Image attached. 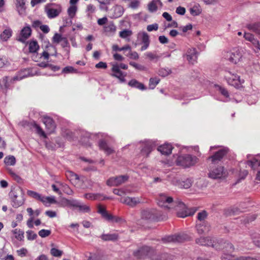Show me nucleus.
<instances>
[{
    "instance_id": "a878e982",
    "label": "nucleus",
    "mask_w": 260,
    "mask_h": 260,
    "mask_svg": "<svg viewBox=\"0 0 260 260\" xmlns=\"http://www.w3.org/2000/svg\"><path fill=\"white\" fill-rule=\"evenodd\" d=\"M104 32L109 36H113L116 32V26L113 22H111L104 26Z\"/></svg>"
},
{
    "instance_id": "052dcab7",
    "label": "nucleus",
    "mask_w": 260,
    "mask_h": 260,
    "mask_svg": "<svg viewBox=\"0 0 260 260\" xmlns=\"http://www.w3.org/2000/svg\"><path fill=\"white\" fill-rule=\"evenodd\" d=\"M51 231L49 230L43 229L40 230L38 234L42 238H45L49 236L51 234Z\"/></svg>"
},
{
    "instance_id": "13d9d810",
    "label": "nucleus",
    "mask_w": 260,
    "mask_h": 260,
    "mask_svg": "<svg viewBox=\"0 0 260 260\" xmlns=\"http://www.w3.org/2000/svg\"><path fill=\"white\" fill-rule=\"evenodd\" d=\"M129 64L139 71H145L146 70V68L144 66L137 63L135 62L131 61L129 62Z\"/></svg>"
},
{
    "instance_id": "680f3d73",
    "label": "nucleus",
    "mask_w": 260,
    "mask_h": 260,
    "mask_svg": "<svg viewBox=\"0 0 260 260\" xmlns=\"http://www.w3.org/2000/svg\"><path fill=\"white\" fill-rule=\"evenodd\" d=\"M88 260H102V257L99 254L90 253Z\"/></svg>"
},
{
    "instance_id": "774afa93",
    "label": "nucleus",
    "mask_w": 260,
    "mask_h": 260,
    "mask_svg": "<svg viewBox=\"0 0 260 260\" xmlns=\"http://www.w3.org/2000/svg\"><path fill=\"white\" fill-rule=\"evenodd\" d=\"M158 28V24L156 23L148 25L147 27V30L148 31H152L153 30H156Z\"/></svg>"
},
{
    "instance_id": "c85d7f7f",
    "label": "nucleus",
    "mask_w": 260,
    "mask_h": 260,
    "mask_svg": "<svg viewBox=\"0 0 260 260\" xmlns=\"http://www.w3.org/2000/svg\"><path fill=\"white\" fill-rule=\"evenodd\" d=\"M12 30L10 28H7L0 35V39L2 41H7L12 35Z\"/></svg>"
},
{
    "instance_id": "e2e57ef3",
    "label": "nucleus",
    "mask_w": 260,
    "mask_h": 260,
    "mask_svg": "<svg viewBox=\"0 0 260 260\" xmlns=\"http://www.w3.org/2000/svg\"><path fill=\"white\" fill-rule=\"evenodd\" d=\"M127 56H128L131 59L137 60L139 58V54L136 51H132V50L131 49V51H129V53L128 54L126 55Z\"/></svg>"
},
{
    "instance_id": "20e7f679",
    "label": "nucleus",
    "mask_w": 260,
    "mask_h": 260,
    "mask_svg": "<svg viewBox=\"0 0 260 260\" xmlns=\"http://www.w3.org/2000/svg\"><path fill=\"white\" fill-rule=\"evenodd\" d=\"M228 83L236 88H239L244 82V80L240 79L239 76L234 74L231 72H228L225 75Z\"/></svg>"
},
{
    "instance_id": "2f4dec72",
    "label": "nucleus",
    "mask_w": 260,
    "mask_h": 260,
    "mask_svg": "<svg viewBox=\"0 0 260 260\" xmlns=\"http://www.w3.org/2000/svg\"><path fill=\"white\" fill-rule=\"evenodd\" d=\"M41 202L47 207L49 206L50 204L57 203L55 198L54 196L45 197L42 196Z\"/></svg>"
},
{
    "instance_id": "1a4fd4ad",
    "label": "nucleus",
    "mask_w": 260,
    "mask_h": 260,
    "mask_svg": "<svg viewBox=\"0 0 260 260\" xmlns=\"http://www.w3.org/2000/svg\"><path fill=\"white\" fill-rule=\"evenodd\" d=\"M177 215L179 217L185 218L187 216L192 215L194 212L191 213L187 209L185 205L182 202H179L176 208Z\"/></svg>"
},
{
    "instance_id": "4d7b16f0",
    "label": "nucleus",
    "mask_w": 260,
    "mask_h": 260,
    "mask_svg": "<svg viewBox=\"0 0 260 260\" xmlns=\"http://www.w3.org/2000/svg\"><path fill=\"white\" fill-rule=\"evenodd\" d=\"M50 253L52 255L55 257H60L62 255L63 252L62 251L55 248H52L50 250Z\"/></svg>"
},
{
    "instance_id": "f704fd0d",
    "label": "nucleus",
    "mask_w": 260,
    "mask_h": 260,
    "mask_svg": "<svg viewBox=\"0 0 260 260\" xmlns=\"http://www.w3.org/2000/svg\"><path fill=\"white\" fill-rule=\"evenodd\" d=\"M128 85L132 87H136L140 90H144L146 89L144 85L135 79H132L128 82Z\"/></svg>"
},
{
    "instance_id": "39448f33",
    "label": "nucleus",
    "mask_w": 260,
    "mask_h": 260,
    "mask_svg": "<svg viewBox=\"0 0 260 260\" xmlns=\"http://www.w3.org/2000/svg\"><path fill=\"white\" fill-rule=\"evenodd\" d=\"M227 172L222 166L213 167L209 173V177L213 179L224 178L227 176Z\"/></svg>"
},
{
    "instance_id": "0eeeda50",
    "label": "nucleus",
    "mask_w": 260,
    "mask_h": 260,
    "mask_svg": "<svg viewBox=\"0 0 260 260\" xmlns=\"http://www.w3.org/2000/svg\"><path fill=\"white\" fill-rule=\"evenodd\" d=\"M179 201H174L172 197L164 195V212L175 209Z\"/></svg>"
},
{
    "instance_id": "864d4df0",
    "label": "nucleus",
    "mask_w": 260,
    "mask_h": 260,
    "mask_svg": "<svg viewBox=\"0 0 260 260\" xmlns=\"http://www.w3.org/2000/svg\"><path fill=\"white\" fill-rule=\"evenodd\" d=\"M12 233L15 235V237L17 240L20 241L23 239L24 237V233L20 230L16 229L12 231Z\"/></svg>"
},
{
    "instance_id": "dca6fc26",
    "label": "nucleus",
    "mask_w": 260,
    "mask_h": 260,
    "mask_svg": "<svg viewBox=\"0 0 260 260\" xmlns=\"http://www.w3.org/2000/svg\"><path fill=\"white\" fill-rule=\"evenodd\" d=\"M156 146L155 143L151 140L145 142L143 143V148L141 150L142 154L143 156H148L149 153Z\"/></svg>"
},
{
    "instance_id": "69168bd1",
    "label": "nucleus",
    "mask_w": 260,
    "mask_h": 260,
    "mask_svg": "<svg viewBox=\"0 0 260 260\" xmlns=\"http://www.w3.org/2000/svg\"><path fill=\"white\" fill-rule=\"evenodd\" d=\"M217 88H218V90L220 92V93L223 95H224L225 97H226V98L229 97V92L226 89H225L224 88L222 87L221 86H218Z\"/></svg>"
},
{
    "instance_id": "338daca9",
    "label": "nucleus",
    "mask_w": 260,
    "mask_h": 260,
    "mask_svg": "<svg viewBox=\"0 0 260 260\" xmlns=\"http://www.w3.org/2000/svg\"><path fill=\"white\" fill-rule=\"evenodd\" d=\"M186 12V9L185 8L181 6H179L176 8V12L177 14L181 15H183L185 14Z\"/></svg>"
},
{
    "instance_id": "37998d69",
    "label": "nucleus",
    "mask_w": 260,
    "mask_h": 260,
    "mask_svg": "<svg viewBox=\"0 0 260 260\" xmlns=\"http://www.w3.org/2000/svg\"><path fill=\"white\" fill-rule=\"evenodd\" d=\"M84 196L85 199L90 200H100L101 198V195L100 193H85Z\"/></svg>"
},
{
    "instance_id": "393cba45",
    "label": "nucleus",
    "mask_w": 260,
    "mask_h": 260,
    "mask_svg": "<svg viewBox=\"0 0 260 260\" xmlns=\"http://www.w3.org/2000/svg\"><path fill=\"white\" fill-rule=\"evenodd\" d=\"M30 76H32V75L30 74L29 70L25 69L21 71L19 73V74L12 78L11 80H13L14 81H19Z\"/></svg>"
},
{
    "instance_id": "473e14b6",
    "label": "nucleus",
    "mask_w": 260,
    "mask_h": 260,
    "mask_svg": "<svg viewBox=\"0 0 260 260\" xmlns=\"http://www.w3.org/2000/svg\"><path fill=\"white\" fill-rule=\"evenodd\" d=\"M161 5V2L159 0H153L148 5V9L150 12H155L158 6Z\"/></svg>"
},
{
    "instance_id": "6e6d98bb",
    "label": "nucleus",
    "mask_w": 260,
    "mask_h": 260,
    "mask_svg": "<svg viewBox=\"0 0 260 260\" xmlns=\"http://www.w3.org/2000/svg\"><path fill=\"white\" fill-rule=\"evenodd\" d=\"M207 212L205 211H202V212L198 213L197 218L200 221V223H202L203 222H205L204 220L207 218Z\"/></svg>"
},
{
    "instance_id": "603ef678",
    "label": "nucleus",
    "mask_w": 260,
    "mask_h": 260,
    "mask_svg": "<svg viewBox=\"0 0 260 260\" xmlns=\"http://www.w3.org/2000/svg\"><path fill=\"white\" fill-rule=\"evenodd\" d=\"M78 70L75 68H74L72 66H67L64 68L62 70V73L63 74H72V73H77Z\"/></svg>"
},
{
    "instance_id": "6e6552de",
    "label": "nucleus",
    "mask_w": 260,
    "mask_h": 260,
    "mask_svg": "<svg viewBox=\"0 0 260 260\" xmlns=\"http://www.w3.org/2000/svg\"><path fill=\"white\" fill-rule=\"evenodd\" d=\"M153 252V250L149 246H143L133 253L134 256L137 259H143Z\"/></svg>"
},
{
    "instance_id": "9b49d317",
    "label": "nucleus",
    "mask_w": 260,
    "mask_h": 260,
    "mask_svg": "<svg viewBox=\"0 0 260 260\" xmlns=\"http://www.w3.org/2000/svg\"><path fill=\"white\" fill-rule=\"evenodd\" d=\"M137 38L143 44L141 48V51L146 50L148 48L150 44L148 35L145 32H139L137 35Z\"/></svg>"
},
{
    "instance_id": "a18cd8bd",
    "label": "nucleus",
    "mask_w": 260,
    "mask_h": 260,
    "mask_svg": "<svg viewBox=\"0 0 260 260\" xmlns=\"http://www.w3.org/2000/svg\"><path fill=\"white\" fill-rule=\"evenodd\" d=\"M78 10L77 6H70L68 9V14L71 18H73L76 14Z\"/></svg>"
},
{
    "instance_id": "f257e3e1",
    "label": "nucleus",
    "mask_w": 260,
    "mask_h": 260,
    "mask_svg": "<svg viewBox=\"0 0 260 260\" xmlns=\"http://www.w3.org/2000/svg\"><path fill=\"white\" fill-rule=\"evenodd\" d=\"M112 67L111 69L112 73L110 74L111 76L115 77L119 80L120 82H125V77L126 73L122 72L120 69L126 70L128 68L127 65L124 63H120L118 64L117 63H112Z\"/></svg>"
},
{
    "instance_id": "5fc2aeb1",
    "label": "nucleus",
    "mask_w": 260,
    "mask_h": 260,
    "mask_svg": "<svg viewBox=\"0 0 260 260\" xmlns=\"http://www.w3.org/2000/svg\"><path fill=\"white\" fill-rule=\"evenodd\" d=\"M34 127L36 128L37 133L44 138H47V136L44 131L42 129V128L37 123H35L34 124Z\"/></svg>"
},
{
    "instance_id": "c9c22d12",
    "label": "nucleus",
    "mask_w": 260,
    "mask_h": 260,
    "mask_svg": "<svg viewBox=\"0 0 260 260\" xmlns=\"http://www.w3.org/2000/svg\"><path fill=\"white\" fill-rule=\"evenodd\" d=\"M196 243L201 245L210 246L211 244V239L208 238L201 237L196 239Z\"/></svg>"
},
{
    "instance_id": "de8ad7c7",
    "label": "nucleus",
    "mask_w": 260,
    "mask_h": 260,
    "mask_svg": "<svg viewBox=\"0 0 260 260\" xmlns=\"http://www.w3.org/2000/svg\"><path fill=\"white\" fill-rule=\"evenodd\" d=\"M112 51H121L124 50H128L131 51V46L129 45H126L122 47H119L116 44H114L112 46Z\"/></svg>"
},
{
    "instance_id": "7ed1b4c3",
    "label": "nucleus",
    "mask_w": 260,
    "mask_h": 260,
    "mask_svg": "<svg viewBox=\"0 0 260 260\" xmlns=\"http://www.w3.org/2000/svg\"><path fill=\"white\" fill-rule=\"evenodd\" d=\"M167 178L175 185L181 188H188L191 186V180L186 179L184 180H180L178 177L174 176L172 174L167 175Z\"/></svg>"
},
{
    "instance_id": "79ce46f5",
    "label": "nucleus",
    "mask_w": 260,
    "mask_h": 260,
    "mask_svg": "<svg viewBox=\"0 0 260 260\" xmlns=\"http://www.w3.org/2000/svg\"><path fill=\"white\" fill-rule=\"evenodd\" d=\"M173 146L171 144L165 143L164 144V156H168L171 154L173 150Z\"/></svg>"
},
{
    "instance_id": "a19ab883",
    "label": "nucleus",
    "mask_w": 260,
    "mask_h": 260,
    "mask_svg": "<svg viewBox=\"0 0 260 260\" xmlns=\"http://www.w3.org/2000/svg\"><path fill=\"white\" fill-rule=\"evenodd\" d=\"M96 7L92 4L87 5L85 12L88 17H91L92 15L95 12Z\"/></svg>"
},
{
    "instance_id": "ea45409f",
    "label": "nucleus",
    "mask_w": 260,
    "mask_h": 260,
    "mask_svg": "<svg viewBox=\"0 0 260 260\" xmlns=\"http://www.w3.org/2000/svg\"><path fill=\"white\" fill-rule=\"evenodd\" d=\"M152 217V213L149 210H144L141 212V218L142 220H148L151 219Z\"/></svg>"
},
{
    "instance_id": "ddd939ff",
    "label": "nucleus",
    "mask_w": 260,
    "mask_h": 260,
    "mask_svg": "<svg viewBox=\"0 0 260 260\" xmlns=\"http://www.w3.org/2000/svg\"><path fill=\"white\" fill-rule=\"evenodd\" d=\"M186 235L184 234H175L168 235L164 237V242H182L186 239Z\"/></svg>"
},
{
    "instance_id": "6ab92c4d",
    "label": "nucleus",
    "mask_w": 260,
    "mask_h": 260,
    "mask_svg": "<svg viewBox=\"0 0 260 260\" xmlns=\"http://www.w3.org/2000/svg\"><path fill=\"white\" fill-rule=\"evenodd\" d=\"M8 76H5L0 80V88L3 92L6 93L9 89L10 83L14 82Z\"/></svg>"
},
{
    "instance_id": "5701e85b",
    "label": "nucleus",
    "mask_w": 260,
    "mask_h": 260,
    "mask_svg": "<svg viewBox=\"0 0 260 260\" xmlns=\"http://www.w3.org/2000/svg\"><path fill=\"white\" fill-rule=\"evenodd\" d=\"M99 146L101 150L104 151L107 155H110L114 152V149L109 147L108 144L103 140H101L99 143Z\"/></svg>"
},
{
    "instance_id": "72a5a7b5",
    "label": "nucleus",
    "mask_w": 260,
    "mask_h": 260,
    "mask_svg": "<svg viewBox=\"0 0 260 260\" xmlns=\"http://www.w3.org/2000/svg\"><path fill=\"white\" fill-rule=\"evenodd\" d=\"M100 238L104 241H115L118 239V235L115 233L103 234Z\"/></svg>"
},
{
    "instance_id": "aec40b11",
    "label": "nucleus",
    "mask_w": 260,
    "mask_h": 260,
    "mask_svg": "<svg viewBox=\"0 0 260 260\" xmlns=\"http://www.w3.org/2000/svg\"><path fill=\"white\" fill-rule=\"evenodd\" d=\"M45 11L48 17L49 18H53L57 17L59 15L61 11L60 9L54 8L51 5L46 6Z\"/></svg>"
},
{
    "instance_id": "e433bc0d",
    "label": "nucleus",
    "mask_w": 260,
    "mask_h": 260,
    "mask_svg": "<svg viewBox=\"0 0 260 260\" xmlns=\"http://www.w3.org/2000/svg\"><path fill=\"white\" fill-rule=\"evenodd\" d=\"M4 162L7 166H14L16 160L14 156L10 155L5 157Z\"/></svg>"
},
{
    "instance_id": "0e129e2a",
    "label": "nucleus",
    "mask_w": 260,
    "mask_h": 260,
    "mask_svg": "<svg viewBox=\"0 0 260 260\" xmlns=\"http://www.w3.org/2000/svg\"><path fill=\"white\" fill-rule=\"evenodd\" d=\"M63 39L61 35L58 34H55L53 37V41L55 43H58Z\"/></svg>"
},
{
    "instance_id": "cd10ccee",
    "label": "nucleus",
    "mask_w": 260,
    "mask_h": 260,
    "mask_svg": "<svg viewBox=\"0 0 260 260\" xmlns=\"http://www.w3.org/2000/svg\"><path fill=\"white\" fill-rule=\"evenodd\" d=\"M247 164L253 170L260 166V154L255 156L252 159L248 160Z\"/></svg>"
},
{
    "instance_id": "b1692460",
    "label": "nucleus",
    "mask_w": 260,
    "mask_h": 260,
    "mask_svg": "<svg viewBox=\"0 0 260 260\" xmlns=\"http://www.w3.org/2000/svg\"><path fill=\"white\" fill-rule=\"evenodd\" d=\"M197 231L199 234H203L207 233L210 230V226L206 222L197 223Z\"/></svg>"
},
{
    "instance_id": "7c9ffc66",
    "label": "nucleus",
    "mask_w": 260,
    "mask_h": 260,
    "mask_svg": "<svg viewBox=\"0 0 260 260\" xmlns=\"http://www.w3.org/2000/svg\"><path fill=\"white\" fill-rule=\"evenodd\" d=\"M113 14L112 17L113 18H117L121 17L124 12L123 8L120 5H116L113 8Z\"/></svg>"
},
{
    "instance_id": "8fccbe9b",
    "label": "nucleus",
    "mask_w": 260,
    "mask_h": 260,
    "mask_svg": "<svg viewBox=\"0 0 260 260\" xmlns=\"http://www.w3.org/2000/svg\"><path fill=\"white\" fill-rule=\"evenodd\" d=\"M132 31L129 29H125L119 32V37L122 39H127L132 35Z\"/></svg>"
},
{
    "instance_id": "4c0bfd02",
    "label": "nucleus",
    "mask_w": 260,
    "mask_h": 260,
    "mask_svg": "<svg viewBox=\"0 0 260 260\" xmlns=\"http://www.w3.org/2000/svg\"><path fill=\"white\" fill-rule=\"evenodd\" d=\"M29 51L31 53H36L39 49V46L37 41H31L28 44Z\"/></svg>"
},
{
    "instance_id": "09e8293b",
    "label": "nucleus",
    "mask_w": 260,
    "mask_h": 260,
    "mask_svg": "<svg viewBox=\"0 0 260 260\" xmlns=\"http://www.w3.org/2000/svg\"><path fill=\"white\" fill-rule=\"evenodd\" d=\"M80 202L76 200H66V203L67 206L70 207H74L75 208H78L79 206Z\"/></svg>"
},
{
    "instance_id": "412c9836",
    "label": "nucleus",
    "mask_w": 260,
    "mask_h": 260,
    "mask_svg": "<svg viewBox=\"0 0 260 260\" xmlns=\"http://www.w3.org/2000/svg\"><path fill=\"white\" fill-rule=\"evenodd\" d=\"M120 201L131 207H134L140 203V200L138 198H131L129 197L122 198Z\"/></svg>"
},
{
    "instance_id": "f03ea898",
    "label": "nucleus",
    "mask_w": 260,
    "mask_h": 260,
    "mask_svg": "<svg viewBox=\"0 0 260 260\" xmlns=\"http://www.w3.org/2000/svg\"><path fill=\"white\" fill-rule=\"evenodd\" d=\"M198 158L189 154L179 156L176 161L178 165L183 167H189L197 162Z\"/></svg>"
},
{
    "instance_id": "4468645a",
    "label": "nucleus",
    "mask_w": 260,
    "mask_h": 260,
    "mask_svg": "<svg viewBox=\"0 0 260 260\" xmlns=\"http://www.w3.org/2000/svg\"><path fill=\"white\" fill-rule=\"evenodd\" d=\"M31 34V29L29 26L23 27L17 38V40L22 43H24L26 40L30 36Z\"/></svg>"
},
{
    "instance_id": "49530a36",
    "label": "nucleus",
    "mask_w": 260,
    "mask_h": 260,
    "mask_svg": "<svg viewBox=\"0 0 260 260\" xmlns=\"http://www.w3.org/2000/svg\"><path fill=\"white\" fill-rule=\"evenodd\" d=\"M160 81V79L158 78H151L149 80V88L151 89H154Z\"/></svg>"
},
{
    "instance_id": "c756f323",
    "label": "nucleus",
    "mask_w": 260,
    "mask_h": 260,
    "mask_svg": "<svg viewBox=\"0 0 260 260\" xmlns=\"http://www.w3.org/2000/svg\"><path fill=\"white\" fill-rule=\"evenodd\" d=\"M190 14L192 16H197L200 15L202 12V9L199 4H195L193 6L189 9Z\"/></svg>"
},
{
    "instance_id": "9d476101",
    "label": "nucleus",
    "mask_w": 260,
    "mask_h": 260,
    "mask_svg": "<svg viewBox=\"0 0 260 260\" xmlns=\"http://www.w3.org/2000/svg\"><path fill=\"white\" fill-rule=\"evenodd\" d=\"M128 179L127 175H121L110 178L107 181V185L110 186H119L125 183Z\"/></svg>"
},
{
    "instance_id": "a211bd4d",
    "label": "nucleus",
    "mask_w": 260,
    "mask_h": 260,
    "mask_svg": "<svg viewBox=\"0 0 260 260\" xmlns=\"http://www.w3.org/2000/svg\"><path fill=\"white\" fill-rule=\"evenodd\" d=\"M218 249H225V251H228L229 253L226 255V257L222 256V260H232V255L231 253L234 251L233 245L230 243H223Z\"/></svg>"
},
{
    "instance_id": "4be33fe9",
    "label": "nucleus",
    "mask_w": 260,
    "mask_h": 260,
    "mask_svg": "<svg viewBox=\"0 0 260 260\" xmlns=\"http://www.w3.org/2000/svg\"><path fill=\"white\" fill-rule=\"evenodd\" d=\"M227 148H223L218 151L215 154L211 156L209 159L213 163H215L216 161L220 160L228 152Z\"/></svg>"
},
{
    "instance_id": "2eb2a0df",
    "label": "nucleus",
    "mask_w": 260,
    "mask_h": 260,
    "mask_svg": "<svg viewBox=\"0 0 260 260\" xmlns=\"http://www.w3.org/2000/svg\"><path fill=\"white\" fill-rule=\"evenodd\" d=\"M43 122L46 126L47 133L51 134L54 132L56 126L53 119L48 116L43 117Z\"/></svg>"
},
{
    "instance_id": "423d86ee",
    "label": "nucleus",
    "mask_w": 260,
    "mask_h": 260,
    "mask_svg": "<svg viewBox=\"0 0 260 260\" xmlns=\"http://www.w3.org/2000/svg\"><path fill=\"white\" fill-rule=\"evenodd\" d=\"M225 57L234 63H238L242 57L241 51L238 48H234L230 51L226 52Z\"/></svg>"
},
{
    "instance_id": "3c124183",
    "label": "nucleus",
    "mask_w": 260,
    "mask_h": 260,
    "mask_svg": "<svg viewBox=\"0 0 260 260\" xmlns=\"http://www.w3.org/2000/svg\"><path fill=\"white\" fill-rule=\"evenodd\" d=\"M79 211L83 213H88L90 211V208L89 206L86 204H82V203H80L79 206L77 208Z\"/></svg>"
},
{
    "instance_id": "bf43d9fd",
    "label": "nucleus",
    "mask_w": 260,
    "mask_h": 260,
    "mask_svg": "<svg viewBox=\"0 0 260 260\" xmlns=\"http://www.w3.org/2000/svg\"><path fill=\"white\" fill-rule=\"evenodd\" d=\"M26 236L28 240H34L37 237V235L32 231H27L26 232Z\"/></svg>"
},
{
    "instance_id": "f8f14e48",
    "label": "nucleus",
    "mask_w": 260,
    "mask_h": 260,
    "mask_svg": "<svg viewBox=\"0 0 260 260\" xmlns=\"http://www.w3.org/2000/svg\"><path fill=\"white\" fill-rule=\"evenodd\" d=\"M184 56L190 64H194L197 63L198 52L196 48H192L187 49Z\"/></svg>"
},
{
    "instance_id": "58836bf2",
    "label": "nucleus",
    "mask_w": 260,
    "mask_h": 260,
    "mask_svg": "<svg viewBox=\"0 0 260 260\" xmlns=\"http://www.w3.org/2000/svg\"><path fill=\"white\" fill-rule=\"evenodd\" d=\"M247 28L260 36V23L248 24Z\"/></svg>"
},
{
    "instance_id": "c03bdc74",
    "label": "nucleus",
    "mask_w": 260,
    "mask_h": 260,
    "mask_svg": "<svg viewBox=\"0 0 260 260\" xmlns=\"http://www.w3.org/2000/svg\"><path fill=\"white\" fill-rule=\"evenodd\" d=\"M27 194L29 197L32 198L37 200H38L40 201H41L42 196L41 194H40L36 191L28 190L27 191Z\"/></svg>"
},
{
    "instance_id": "f3484780",
    "label": "nucleus",
    "mask_w": 260,
    "mask_h": 260,
    "mask_svg": "<svg viewBox=\"0 0 260 260\" xmlns=\"http://www.w3.org/2000/svg\"><path fill=\"white\" fill-rule=\"evenodd\" d=\"M12 205L14 208H18L24 203V200L22 196H18L15 191L10 192Z\"/></svg>"
},
{
    "instance_id": "bb28decb",
    "label": "nucleus",
    "mask_w": 260,
    "mask_h": 260,
    "mask_svg": "<svg viewBox=\"0 0 260 260\" xmlns=\"http://www.w3.org/2000/svg\"><path fill=\"white\" fill-rule=\"evenodd\" d=\"M16 8L18 12L20 15H23L25 13V0H16Z\"/></svg>"
}]
</instances>
